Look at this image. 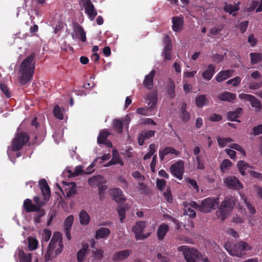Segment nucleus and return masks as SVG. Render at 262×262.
I'll use <instances>...</instances> for the list:
<instances>
[{
    "mask_svg": "<svg viewBox=\"0 0 262 262\" xmlns=\"http://www.w3.org/2000/svg\"><path fill=\"white\" fill-rule=\"evenodd\" d=\"M111 157L110 153L105 154L104 155L101 156V157L97 158L95 161H99L100 163H102L104 161H106L108 160Z\"/></svg>",
    "mask_w": 262,
    "mask_h": 262,
    "instance_id": "58",
    "label": "nucleus"
},
{
    "mask_svg": "<svg viewBox=\"0 0 262 262\" xmlns=\"http://www.w3.org/2000/svg\"><path fill=\"white\" fill-rule=\"evenodd\" d=\"M62 249L63 244L61 234L60 233L56 232L54 233L50 243L48 251L45 255V260L48 261L51 257H56L62 252Z\"/></svg>",
    "mask_w": 262,
    "mask_h": 262,
    "instance_id": "2",
    "label": "nucleus"
},
{
    "mask_svg": "<svg viewBox=\"0 0 262 262\" xmlns=\"http://www.w3.org/2000/svg\"><path fill=\"white\" fill-rule=\"evenodd\" d=\"M253 133L255 135L262 134V124L255 126L253 129Z\"/></svg>",
    "mask_w": 262,
    "mask_h": 262,
    "instance_id": "64",
    "label": "nucleus"
},
{
    "mask_svg": "<svg viewBox=\"0 0 262 262\" xmlns=\"http://www.w3.org/2000/svg\"><path fill=\"white\" fill-rule=\"evenodd\" d=\"M71 35L74 40L80 39L83 42L86 41L85 33L83 30L82 28L77 24H73V30Z\"/></svg>",
    "mask_w": 262,
    "mask_h": 262,
    "instance_id": "12",
    "label": "nucleus"
},
{
    "mask_svg": "<svg viewBox=\"0 0 262 262\" xmlns=\"http://www.w3.org/2000/svg\"><path fill=\"white\" fill-rule=\"evenodd\" d=\"M239 3H238L236 5H232L231 4H226L224 8V10L230 14L234 15V12L237 11L238 9V5Z\"/></svg>",
    "mask_w": 262,
    "mask_h": 262,
    "instance_id": "37",
    "label": "nucleus"
},
{
    "mask_svg": "<svg viewBox=\"0 0 262 262\" xmlns=\"http://www.w3.org/2000/svg\"><path fill=\"white\" fill-rule=\"evenodd\" d=\"M28 244L30 250H33L37 248L38 241L34 237L28 238Z\"/></svg>",
    "mask_w": 262,
    "mask_h": 262,
    "instance_id": "51",
    "label": "nucleus"
},
{
    "mask_svg": "<svg viewBox=\"0 0 262 262\" xmlns=\"http://www.w3.org/2000/svg\"><path fill=\"white\" fill-rule=\"evenodd\" d=\"M195 103L199 108H202L208 104V99L205 95H198L195 97Z\"/></svg>",
    "mask_w": 262,
    "mask_h": 262,
    "instance_id": "24",
    "label": "nucleus"
},
{
    "mask_svg": "<svg viewBox=\"0 0 262 262\" xmlns=\"http://www.w3.org/2000/svg\"><path fill=\"white\" fill-rule=\"evenodd\" d=\"M109 193L113 200L117 202H122L125 200L123 192L119 188H113L109 190Z\"/></svg>",
    "mask_w": 262,
    "mask_h": 262,
    "instance_id": "20",
    "label": "nucleus"
},
{
    "mask_svg": "<svg viewBox=\"0 0 262 262\" xmlns=\"http://www.w3.org/2000/svg\"><path fill=\"white\" fill-rule=\"evenodd\" d=\"M34 68V56L30 55L23 60L20 66L18 79L21 84H25L31 80Z\"/></svg>",
    "mask_w": 262,
    "mask_h": 262,
    "instance_id": "1",
    "label": "nucleus"
},
{
    "mask_svg": "<svg viewBox=\"0 0 262 262\" xmlns=\"http://www.w3.org/2000/svg\"><path fill=\"white\" fill-rule=\"evenodd\" d=\"M172 30L176 32H180L183 29L184 21L182 17L176 16L172 18Z\"/></svg>",
    "mask_w": 262,
    "mask_h": 262,
    "instance_id": "21",
    "label": "nucleus"
},
{
    "mask_svg": "<svg viewBox=\"0 0 262 262\" xmlns=\"http://www.w3.org/2000/svg\"><path fill=\"white\" fill-rule=\"evenodd\" d=\"M238 97L241 99L247 100L250 102L253 96L250 94H240L238 95Z\"/></svg>",
    "mask_w": 262,
    "mask_h": 262,
    "instance_id": "60",
    "label": "nucleus"
},
{
    "mask_svg": "<svg viewBox=\"0 0 262 262\" xmlns=\"http://www.w3.org/2000/svg\"><path fill=\"white\" fill-rule=\"evenodd\" d=\"M186 181L190 184V185H191V187H193V189H195L196 192L199 191V187L196 182L194 180L190 178H187L186 179Z\"/></svg>",
    "mask_w": 262,
    "mask_h": 262,
    "instance_id": "56",
    "label": "nucleus"
},
{
    "mask_svg": "<svg viewBox=\"0 0 262 262\" xmlns=\"http://www.w3.org/2000/svg\"><path fill=\"white\" fill-rule=\"evenodd\" d=\"M239 171L243 176H245L247 172H249L250 167L249 165L243 161H239L237 163Z\"/></svg>",
    "mask_w": 262,
    "mask_h": 262,
    "instance_id": "35",
    "label": "nucleus"
},
{
    "mask_svg": "<svg viewBox=\"0 0 262 262\" xmlns=\"http://www.w3.org/2000/svg\"><path fill=\"white\" fill-rule=\"evenodd\" d=\"M259 4V2L257 1H253L252 2L251 5L248 8V11H252L254 9H256Z\"/></svg>",
    "mask_w": 262,
    "mask_h": 262,
    "instance_id": "63",
    "label": "nucleus"
},
{
    "mask_svg": "<svg viewBox=\"0 0 262 262\" xmlns=\"http://www.w3.org/2000/svg\"><path fill=\"white\" fill-rule=\"evenodd\" d=\"M131 252V250H129L118 251L113 255L112 260L115 262L123 260L129 256Z\"/></svg>",
    "mask_w": 262,
    "mask_h": 262,
    "instance_id": "19",
    "label": "nucleus"
},
{
    "mask_svg": "<svg viewBox=\"0 0 262 262\" xmlns=\"http://www.w3.org/2000/svg\"><path fill=\"white\" fill-rule=\"evenodd\" d=\"M29 140L28 136L25 133L16 134L15 138L12 141V146L8 147L7 150L8 155L10 160L14 163L12 159V156L14 151H17L21 149L22 146Z\"/></svg>",
    "mask_w": 262,
    "mask_h": 262,
    "instance_id": "4",
    "label": "nucleus"
},
{
    "mask_svg": "<svg viewBox=\"0 0 262 262\" xmlns=\"http://www.w3.org/2000/svg\"><path fill=\"white\" fill-rule=\"evenodd\" d=\"M81 5L84 7L85 12L89 16V18L92 20H93L97 15V12L91 0H86Z\"/></svg>",
    "mask_w": 262,
    "mask_h": 262,
    "instance_id": "15",
    "label": "nucleus"
},
{
    "mask_svg": "<svg viewBox=\"0 0 262 262\" xmlns=\"http://www.w3.org/2000/svg\"><path fill=\"white\" fill-rule=\"evenodd\" d=\"M190 117V113L186 112H183L181 113L180 114V118L181 119L184 121H188Z\"/></svg>",
    "mask_w": 262,
    "mask_h": 262,
    "instance_id": "62",
    "label": "nucleus"
},
{
    "mask_svg": "<svg viewBox=\"0 0 262 262\" xmlns=\"http://www.w3.org/2000/svg\"><path fill=\"white\" fill-rule=\"evenodd\" d=\"M157 147V146L154 144H150L149 147V151L144 156V160H147L150 158L155 152Z\"/></svg>",
    "mask_w": 262,
    "mask_h": 262,
    "instance_id": "52",
    "label": "nucleus"
},
{
    "mask_svg": "<svg viewBox=\"0 0 262 262\" xmlns=\"http://www.w3.org/2000/svg\"><path fill=\"white\" fill-rule=\"evenodd\" d=\"M251 106L254 107L256 111L258 112L261 108V104L260 101L254 96L253 97L250 101Z\"/></svg>",
    "mask_w": 262,
    "mask_h": 262,
    "instance_id": "43",
    "label": "nucleus"
},
{
    "mask_svg": "<svg viewBox=\"0 0 262 262\" xmlns=\"http://www.w3.org/2000/svg\"><path fill=\"white\" fill-rule=\"evenodd\" d=\"M164 42L165 45L162 53L164 60H171V43L170 42V39L168 36L165 35L164 37Z\"/></svg>",
    "mask_w": 262,
    "mask_h": 262,
    "instance_id": "13",
    "label": "nucleus"
},
{
    "mask_svg": "<svg viewBox=\"0 0 262 262\" xmlns=\"http://www.w3.org/2000/svg\"><path fill=\"white\" fill-rule=\"evenodd\" d=\"M163 195L164 198L168 202H172V196L170 191L169 190H167V191L163 193Z\"/></svg>",
    "mask_w": 262,
    "mask_h": 262,
    "instance_id": "59",
    "label": "nucleus"
},
{
    "mask_svg": "<svg viewBox=\"0 0 262 262\" xmlns=\"http://www.w3.org/2000/svg\"><path fill=\"white\" fill-rule=\"evenodd\" d=\"M89 251V245L84 244L82 248L77 253V260L78 262H83Z\"/></svg>",
    "mask_w": 262,
    "mask_h": 262,
    "instance_id": "30",
    "label": "nucleus"
},
{
    "mask_svg": "<svg viewBox=\"0 0 262 262\" xmlns=\"http://www.w3.org/2000/svg\"><path fill=\"white\" fill-rule=\"evenodd\" d=\"M74 221V216L73 215H69L64 221V226L66 230H70Z\"/></svg>",
    "mask_w": 262,
    "mask_h": 262,
    "instance_id": "49",
    "label": "nucleus"
},
{
    "mask_svg": "<svg viewBox=\"0 0 262 262\" xmlns=\"http://www.w3.org/2000/svg\"><path fill=\"white\" fill-rule=\"evenodd\" d=\"M0 88H1L2 91L5 94V95L7 97H10V94L8 88H7V86L6 85H5L4 84H1Z\"/></svg>",
    "mask_w": 262,
    "mask_h": 262,
    "instance_id": "61",
    "label": "nucleus"
},
{
    "mask_svg": "<svg viewBox=\"0 0 262 262\" xmlns=\"http://www.w3.org/2000/svg\"><path fill=\"white\" fill-rule=\"evenodd\" d=\"M40 234L41 236L42 241L45 242H48L50 239L51 236V231L47 229H43L40 232Z\"/></svg>",
    "mask_w": 262,
    "mask_h": 262,
    "instance_id": "48",
    "label": "nucleus"
},
{
    "mask_svg": "<svg viewBox=\"0 0 262 262\" xmlns=\"http://www.w3.org/2000/svg\"><path fill=\"white\" fill-rule=\"evenodd\" d=\"M117 210L118 212L119 215L120 217V220H121V222H122L123 220L125 217V209L122 206L120 205V206H118Z\"/></svg>",
    "mask_w": 262,
    "mask_h": 262,
    "instance_id": "55",
    "label": "nucleus"
},
{
    "mask_svg": "<svg viewBox=\"0 0 262 262\" xmlns=\"http://www.w3.org/2000/svg\"><path fill=\"white\" fill-rule=\"evenodd\" d=\"M232 70H227L220 71L216 76V80L220 82L230 77L233 74Z\"/></svg>",
    "mask_w": 262,
    "mask_h": 262,
    "instance_id": "25",
    "label": "nucleus"
},
{
    "mask_svg": "<svg viewBox=\"0 0 262 262\" xmlns=\"http://www.w3.org/2000/svg\"><path fill=\"white\" fill-rule=\"evenodd\" d=\"M171 173L179 180L183 178L184 172V163L182 161H179L172 164L170 167Z\"/></svg>",
    "mask_w": 262,
    "mask_h": 262,
    "instance_id": "9",
    "label": "nucleus"
},
{
    "mask_svg": "<svg viewBox=\"0 0 262 262\" xmlns=\"http://www.w3.org/2000/svg\"><path fill=\"white\" fill-rule=\"evenodd\" d=\"M157 101V93L156 92H151L146 97V102L147 103L150 109H154Z\"/></svg>",
    "mask_w": 262,
    "mask_h": 262,
    "instance_id": "26",
    "label": "nucleus"
},
{
    "mask_svg": "<svg viewBox=\"0 0 262 262\" xmlns=\"http://www.w3.org/2000/svg\"><path fill=\"white\" fill-rule=\"evenodd\" d=\"M109 134L108 131L106 130L101 131L98 137V143L99 144L104 143L106 140V138Z\"/></svg>",
    "mask_w": 262,
    "mask_h": 262,
    "instance_id": "45",
    "label": "nucleus"
},
{
    "mask_svg": "<svg viewBox=\"0 0 262 262\" xmlns=\"http://www.w3.org/2000/svg\"><path fill=\"white\" fill-rule=\"evenodd\" d=\"M64 109L61 110L58 105H56L54 107L53 113L55 117L60 120L63 119Z\"/></svg>",
    "mask_w": 262,
    "mask_h": 262,
    "instance_id": "42",
    "label": "nucleus"
},
{
    "mask_svg": "<svg viewBox=\"0 0 262 262\" xmlns=\"http://www.w3.org/2000/svg\"><path fill=\"white\" fill-rule=\"evenodd\" d=\"M227 251L233 256L241 257L244 254V252L251 249V247L245 242H241L235 245L233 249H230L228 244L225 245Z\"/></svg>",
    "mask_w": 262,
    "mask_h": 262,
    "instance_id": "6",
    "label": "nucleus"
},
{
    "mask_svg": "<svg viewBox=\"0 0 262 262\" xmlns=\"http://www.w3.org/2000/svg\"><path fill=\"white\" fill-rule=\"evenodd\" d=\"M219 204V200L217 198H207L197 203L190 202V206L192 208L204 213H209L215 209Z\"/></svg>",
    "mask_w": 262,
    "mask_h": 262,
    "instance_id": "3",
    "label": "nucleus"
},
{
    "mask_svg": "<svg viewBox=\"0 0 262 262\" xmlns=\"http://www.w3.org/2000/svg\"><path fill=\"white\" fill-rule=\"evenodd\" d=\"M62 174L65 177L71 178L76 177L80 174H85V171L83 170L81 166H77L74 168L71 167H67L63 171Z\"/></svg>",
    "mask_w": 262,
    "mask_h": 262,
    "instance_id": "11",
    "label": "nucleus"
},
{
    "mask_svg": "<svg viewBox=\"0 0 262 262\" xmlns=\"http://www.w3.org/2000/svg\"><path fill=\"white\" fill-rule=\"evenodd\" d=\"M104 251L100 249H96L93 250V254L96 259H101L103 256Z\"/></svg>",
    "mask_w": 262,
    "mask_h": 262,
    "instance_id": "53",
    "label": "nucleus"
},
{
    "mask_svg": "<svg viewBox=\"0 0 262 262\" xmlns=\"http://www.w3.org/2000/svg\"><path fill=\"white\" fill-rule=\"evenodd\" d=\"M215 72V66L213 64H209L205 68L202 73L204 79L209 81L211 80Z\"/></svg>",
    "mask_w": 262,
    "mask_h": 262,
    "instance_id": "17",
    "label": "nucleus"
},
{
    "mask_svg": "<svg viewBox=\"0 0 262 262\" xmlns=\"http://www.w3.org/2000/svg\"><path fill=\"white\" fill-rule=\"evenodd\" d=\"M89 184L93 187L99 186L100 185L105 183V180L104 178L100 175L93 177L89 179Z\"/></svg>",
    "mask_w": 262,
    "mask_h": 262,
    "instance_id": "29",
    "label": "nucleus"
},
{
    "mask_svg": "<svg viewBox=\"0 0 262 262\" xmlns=\"http://www.w3.org/2000/svg\"><path fill=\"white\" fill-rule=\"evenodd\" d=\"M157 186L160 190H163L166 185V181L163 179H158L157 180Z\"/></svg>",
    "mask_w": 262,
    "mask_h": 262,
    "instance_id": "57",
    "label": "nucleus"
},
{
    "mask_svg": "<svg viewBox=\"0 0 262 262\" xmlns=\"http://www.w3.org/2000/svg\"><path fill=\"white\" fill-rule=\"evenodd\" d=\"M236 94L229 92H224L217 96V98L221 101H226L232 102L236 98Z\"/></svg>",
    "mask_w": 262,
    "mask_h": 262,
    "instance_id": "27",
    "label": "nucleus"
},
{
    "mask_svg": "<svg viewBox=\"0 0 262 262\" xmlns=\"http://www.w3.org/2000/svg\"><path fill=\"white\" fill-rule=\"evenodd\" d=\"M15 257L17 261L19 262H31V254L30 253H25L22 249H18L16 251Z\"/></svg>",
    "mask_w": 262,
    "mask_h": 262,
    "instance_id": "18",
    "label": "nucleus"
},
{
    "mask_svg": "<svg viewBox=\"0 0 262 262\" xmlns=\"http://www.w3.org/2000/svg\"><path fill=\"white\" fill-rule=\"evenodd\" d=\"M232 163L228 159L224 160L221 164L220 168L223 172L229 169L232 166Z\"/></svg>",
    "mask_w": 262,
    "mask_h": 262,
    "instance_id": "50",
    "label": "nucleus"
},
{
    "mask_svg": "<svg viewBox=\"0 0 262 262\" xmlns=\"http://www.w3.org/2000/svg\"><path fill=\"white\" fill-rule=\"evenodd\" d=\"M80 223L82 225H87L90 222V217L85 210H81L79 214Z\"/></svg>",
    "mask_w": 262,
    "mask_h": 262,
    "instance_id": "34",
    "label": "nucleus"
},
{
    "mask_svg": "<svg viewBox=\"0 0 262 262\" xmlns=\"http://www.w3.org/2000/svg\"><path fill=\"white\" fill-rule=\"evenodd\" d=\"M224 184L229 188L234 190H241L243 188V185L239 180L235 177L229 176L224 180Z\"/></svg>",
    "mask_w": 262,
    "mask_h": 262,
    "instance_id": "10",
    "label": "nucleus"
},
{
    "mask_svg": "<svg viewBox=\"0 0 262 262\" xmlns=\"http://www.w3.org/2000/svg\"><path fill=\"white\" fill-rule=\"evenodd\" d=\"M169 230V226L165 224L160 225L157 229V237L160 240H162Z\"/></svg>",
    "mask_w": 262,
    "mask_h": 262,
    "instance_id": "32",
    "label": "nucleus"
},
{
    "mask_svg": "<svg viewBox=\"0 0 262 262\" xmlns=\"http://www.w3.org/2000/svg\"><path fill=\"white\" fill-rule=\"evenodd\" d=\"M196 169L203 170L205 168L204 162L203 157L201 155H198L196 157Z\"/></svg>",
    "mask_w": 262,
    "mask_h": 262,
    "instance_id": "46",
    "label": "nucleus"
},
{
    "mask_svg": "<svg viewBox=\"0 0 262 262\" xmlns=\"http://www.w3.org/2000/svg\"><path fill=\"white\" fill-rule=\"evenodd\" d=\"M155 134V131L149 130L142 132L138 138V143L140 145H143L144 141L152 137Z\"/></svg>",
    "mask_w": 262,
    "mask_h": 262,
    "instance_id": "33",
    "label": "nucleus"
},
{
    "mask_svg": "<svg viewBox=\"0 0 262 262\" xmlns=\"http://www.w3.org/2000/svg\"><path fill=\"white\" fill-rule=\"evenodd\" d=\"M241 81V78L239 77H236L234 78L228 80L226 82L227 84H232L233 86L238 85Z\"/></svg>",
    "mask_w": 262,
    "mask_h": 262,
    "instance_id": "54",
    "label": "nucleus"
},
{
    "mask_svg": "<svg viewBox=\"0 0 262 262\" xmlns=\"http://www.w3.org/2000/svg\"><path fill=\"white\" fill-rule=\"evenodd\" d=\"M234 204V200H225L223 201L216 212L217 217L221 221L226 220L230 215Z\"/></svg>",
    "mask_w": 262,
    "mask_h": 262,
    "instance_id": "5",
    "label": "nucleus"
},
{
    "mask_svg": "<svg viewBox=\"0 0 262 262\" xmlns=\"http://www.w3.org/2000/svg\"><path fill=\"white\" fill-rule=\"evenodd\" d=\"M113 127L119 133L122 132L123 129V122L122 121L119 119H115L113 122Z\"/></svg>",
    "mask_w": 262,
    "mask_h": 262,
    "instance_id": "44",
    "label": "nucleus"
},
{
    "mask_svg": "<svg viewBox=\"0 0 262 262\" xmlns=\"http://www.w3.org/2000/svg\"><path fill=\"white\" fill-rule=\"evenodd\" d=\"M63 188H61L58 184H56V186L62 192H63L64 189L65 191V194L67 196L70 197L75 193L76 191V184L74 183H67L63 182Z\"/></svg>",
    "mask_w": 262,
    "mask_h": 262,
    "instance_id": "14",
    "label": "nucleus"
},
{
    "mask_svg": "<svg viewBox=\"0 0 262 262\" xmlns=\"http://www.w3.org/2000/svg\"><path fill=\"white\" fill-rule=\"evenodd\" d=\"M240 196L241 197V200L246 205L247 208L249 210V211L251 214H254L255 213V210L254 207L250 204L249 202H248L246 196L242 193H240Z\"/></svg>",
    "mask_w": 262,
    "mask_h": 262,
    "instance_id": "40",
    "label": "nucleus"
},
{
    "mask_svg": "<svg viewBox=\"0 0 262 262\" xmlns=\"http://www.w3.org/2000/svg\"><path fill=\"white\" fill-rule=\"evenodd\" d=\"M179 154V152L176 150L174 148L171 147H168L160 151L159 157L161 160L163 161L164 159V157L167 155L170 154L174 156H178Z\"/></svg>",
    "mask_w": 262,
    "mask_h": 262,
    "instance_id": "31",
    "label": "nucleus"
},
{
    "mask_svg": "<svg viewBox=\"0 0 262 262\" xmlns=\"http://www.w3.org/2000/svg\"><path fill=\"white\" fill-rule=\"evenodd\" d=\"M242 112V109L241 108H238L234 111L230 112L228 113V118L231 121H237L239 122L238 120H236V119L239 117Z\"/></svg>",
    "mask_w": 262,
    "mask_h": 262,
    "instance_id": "39",
    "label": "nucleus"
},
{
    "mask_svg": "<svg viewBox=\"0 0 262 262\" xmlns=\"http://www.w3.org/2000/svg\"><path fill=\"white\" fill-rule=\"evenodd\" d=\"M251 63L255 64L262 60V54L260 53H251L250 54Z\"/></svg>",
    "mask_w": 262,
    "mask_h": 262,
    "instance_id": "41",
    "label": "nucleus"
},
{
    "mask_svg": "<svg viewBox=\"0 0 262 262\" xmlns=\"http://www.w3.org/2000/svg\"><path fill=\"white\" fill-rule=\"evenodd\" d=\"M115 164H119L120 166H123L124 165V162L118 151L116 149H114L112 151V159L106 164L103 165V167H108Z\"/></svg>",
    "mask_w": 262,
    "mask_h": 262,
    "instance_id": "16",
    "label": "nucleus"
},
{
    "mask_svg": "<svg viewBox=\"0 0 262 262\" xmlns=\"http://www.w3.org/2000/svg\"><path fill=\"white\" fill-rule=\"evenodd\" d=\"M24 206L27 211H36L39 210V206H35L32 203L30 199H26L24 202Z\"/></svg>",
    "mask_w": 262,
    "mask_h": 262,
    "instance_id": "36",
    "label": "nucleus"
},
{
    "mask_svg": "<svg viewBox=\"0 0 262 262\" xmlns=\"http://www.w3.org/2000/svg\"><path fill=\"white\" fill-rule=\"evenodd\" d=\"M155 75V71L154 70H151L148 74L145 76V78L143 81V85L148 90H151L153 87V78Z\"/></svg>",
    "mask_w": 262,
    "mask_h": 262,
    "instance_id": "23",
    "label": "nucleus"
},
{
    "mask_svg": "<svg viewBox=\"0 0 262 262\" xmlns=\"http://www.w3.org/2000/svg\"><path fill=\"white\" fill-rule=\"evenodd\" d=\"M184 214L185 215H188L190 217H194L196 215L195 212L191 208V207H192L190 206V202L188 204L187 203L184 202Z\"/></svg>",
    "mask_w": 262,
    "mask_h": 262,
    "instance_id": "38",
    "label": "nucleus"
},
{
    "mask_svg": "<svg viewBox=\"0 0 262 262\" xmlns=\"http://www.w3.org/2000/svg\"><path fill=\"white\" fill-rule=\"evenodd\" d=\"M38 183L45 199H48L50 195V189L46 181L42 179L39 181Z\"/></svg>",
    "mask_w": 262,
    "mask_h": 262,
    "instance_id": "22",
    "label": "nucleus"
},
{
    "mask_svg": "<svg viewBox=\"0 0 262 262\" xmlns=\"http://www.w3.org/2000/svg\"><path fill=\"white\" fill-rule=\"evenodd\" d=\"M110 234V230L105 227H101L97 229L95 232L96 239L107 238Z\"/></svg>",
    "mask_w": 262,
    "mask_h": 262,
    "instance_id": "28",
    "label": "nucleus"
},
{
    "mask_svg": "<svg viewBox=\"0 0 262 262\" xmlns=\"http://www.w3.org/2000/svg\"><path fill=\"white\" fill-rule=\"evenodd\" d=\"M146 227V223L144 221L137 222L132 227V231L135 234L136 239L141 240L149 236L150 232H144Z\"/></svg>",
    "mask_w": 262,
    "mask_h": 262,
    "instance_id": "8",
    "label": "nucleus"
},
{
    "mask_svg": "<svg viewBox=\"0 0 262 262\" xmlns=\"http://www.w3.org/2000/svg\"><path fill=\"white\" fill-rule=\"evenodd\" d=\"M233 141V140L231 138H222L219 137L217 138V142L219 145L221 147H224L227 145L228 143H231Z\"/></svg>",
    "mask_w": 262,
    "mask_h": 262,
    "instance_id": "47",
    "label": "nucleus"
},
{
    "mask_svg": "<svg viewBox=\"0 0 262 262\" xmlns=\"http://www.w3.org/2000/svg\"><path fill=\"white\" fill-rule=\"evenodd\" d=\"M178 250L179 251L183 252L187 262H196L200 256V253L198 250L185 246H180Z\"/></svg>",
    "mask_w": 262,
    "mask_h": 262,
    "instance_id": "7",
    "label": "nucleus"
}]
</instances>
